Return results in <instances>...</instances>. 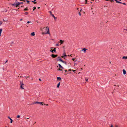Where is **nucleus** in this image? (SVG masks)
Wrapping results in <instances>:
<instances>
[{"mask_svg": "<svg viewBox=\"0 0 127 127\" xmlns=\"http://www.w3.org/2000/svg\"><path fill=\"white\" fill-rule=\"evenodd\" d=\"M43 34H50V32L49 29L48 27H47L46 28L45 31L44 32H42Z\"/></svg>", "mask_w": 127, "mask_h": 127, "instance_id": "1", "label": "nucleus"}, {"mask_svg": "<svg viewBox=\"0 0 127 127\" xmlns=\"http://www.w3.org/2000/svg\"><path fill=\"white\" fill-rule=\"evenodd\" d=\"M44 103L43 102H39L37 101L33 103V104H38L41 105H44Z\"/></svg>", "mask_w": 127, "mask_h": 127, "instance_id": "2", "label": "nucleus"}, {"mask_svg": "<svg viewBox=\"0 0 127 127\" xmlns=\"http://www.w3.org/2000/svg\"><path fill=\"white\" fill-rule=\"evenodd\" d=\"M51 49L50 50V51L52 52V53L56 52V48H51Z\"/></svg>", "mask_w": 127, "mask_h": 127, "instance_id": "3", "label": "nucleus"}, {"mask_svg": "<svg viewBox=\"0 0 127 127\" xmlns=\"http://www.w3.org/2000/svg\"><path fill=\"white\" fill-rule=\"evenodd\" d=\"M20 84H21L20 88L21 89H24V88L23 87V86L24 85V84L23 83V82H20Z\"/></svg>", "mask_w": 127, "mask_h": 127, "instance_id": "4", "label": "nucleus"}, {"mask_svg": "<svg viewBox=\"0 0 127 127\" xmlns=\"http://www.w3.org/2000/svg\"><path fill=\"white\" fill-rule=\"evenodd\" d=\"M12 5L13 6H15L16 7H17L19 5L18 2L15 3L14 4H12Z\"/></svg>", "mask_w": 127, "mask_h": 127, "instance_id": "5", "label": "nucleus"}, {"mask_svg": "<svg viewBox=\"0 0 127 127\" xmlns=\"http://www.w3.org/2000/svg\"><path fill=\"white\" fill-rule=\"evenodd\" d=\"M67 56L66 55L65 53V52L63 53V56H62V57H64V59H65L66 57Z\"/></svg>", "mask_w": 127, "mask_h": 127, "instance_id": "6", "label": "nucleus"}, {"mask_svg": "<svg viewBox=\"0 0 127 127\" xmlns=\"http://www.w3.org/2000/svg\"><path fill=\"white\" fill-rule=\"evenodd\" d=\"M87 49H86V48H83V49L82 50V51H83V52L84 53H85L86 52V50H87Z\"/></svg>", "mask_w": 127, "mask_h": 127, "instance_id": "7", "label": "nucleus"}, {"mask_svg": "<svg viewBox=\"0 0 127 127\" xmlns=\"http://www.w3.org/2000/svg\"><path fill=\"white\" fill-rule=\"evenodd\" d=\"M57 56V55H55L54 54H52L51 55V56L53 58H55Z\"/></svg>", "mask_w": 127, "mask_h": 127, "instance_id": "8", "label": "nucleus"}, {"mask_svg": "<svg viewBox=\"0 0 127 127\" xmlns=\"http://www.w3.org/2000/svg\"><path fill=\"white\" fill-rule=\"evenodd\" d=\"M58 58H59V59H58V60L59 61H61V62H64V61L62 60L61 59V58L60 57H59Z\"/></svg>", "mask_w": 127, "mask_h": 127, "instance_id": "9", "label": "nucleus"}, {"mask_svg": "<svg viewBox=\"0 0 127 127\" xmlns=\"http://www.w3.org/2000/svg\"><path fill=\"white\" fill-rule=\"evenodd\" d=\"M58 65H59V66L60 68L63 69H64V68L62 66H61V65L60 64H58Z\"/></svg>", "mask_w": 127, "mask_h": 127, "instance_id": "10", "label": "nucleus"}, {"mask_svg": "<svg viewBox=\"0 0 127 127\" xmlns=\"http://www.w3.org/2000/svg\"><path fill=\"white\" fill-rule=\"evenodd\" d=\"M123 73L125 75L126 74V72L124 69L123 70Z\"/></svg>", "mask_w": 127, "mask_h": 127, "instance_id": "11", "label": "nucleus"}, {"mask_svg": "<svg viewBox=\"0 0 127 127\" xmlns=\"http://www.w3.org/2000/svg\"><path fill=\"white\" fill-rule=\"evenodd\" d=\"M57 79L58 80L60 81H61V77H57Z\"/></svg>", "mask_w": 127, "mask_h": 127, "instance_id": "12", "label": "nucleus"}, {"mask_svg": "<svg viewBox=\"0 0 127 127\" xmlns=\"http://www.w3.org/2000/svg\"><path fill=\"white\" fill-rule=\"evenodd\" d=\"M51 16H52L53 17H54V19L55 20H56V19H57L56 17H55L53 14H51Z\"/></svg>", "mask_w": 127, "mask_h": 127, "instance_id": "13", "label": "nucleus"}, {"mask_svg": "<svg viewBox=\"0 0 127 127\" xmlns=\"http://www.w3.org/2000/svg\"><path fill=\"white\" fill-rule=\"evenodd\" d=\"M31 35L32 36H34L35 35L34 32H33L31 34Z\"/></svg>", "mask_w": 127, "mask_h": 127, "instance_id": "14", "label": "nucleus"}, {"mask_svg": "<svg viewBox=\"0 0 127 127\" xmlns=\"http://www.w3.org/2000/svg\"><path fill=\"white\" fill-rule=\"evenodd\" d=\"M60 82H59V83L58 84H57V87L58 88H59V86H60Z\"/></svg>", "mask_w": 127, "mask_h": 127, "instance_id": "15", "label": "nucleus"}, {"mask_svg": "<svg viewBox=\"0 0 127 127\" xmlns=\"http://www.w3.org/2000/svg\"><path fill=\"white\" fill-rule=\"evenodd\" d=\"M60 42L61 43V44H62L64 42L63 41H62V40H60Z\"/></svg>", "mask_w": 127, "mask_h": 127, "instance_id": "16", "label": "nucleus"}, {"mask_svg": "<svg viewBox=\"0 0 127 127\" xmlns=\"http://www.w3.org/2000/svg\"><path fill=\"white\" fill-rule=\"evenodd\" d=\"M2 31V29H0V36H1V33Z\"/></svg>", "mask_w": 127, "mask_h": 127, "instance_id": "17", "label": "nucleus"}, {"mask_svg": "<svg viewBox=\"0 0 127 127\" xmlns=\"http://www.w3.org/2000/svg\"><path fill=\"white\" fill-rule=\"evenodd\" d=\"M122 59H127V56L126 57L125 56H124L123 57Z\"/></svg>", "mask_w": 127, "mask_h": 127, "instance_id": "18", "label": "nucleus"}, {"mask_svg": "<svg viewBox=\"0 0 127 127\" xmlns=\"http://www.w3.org/2000/svg\"><path fill=\"white\" fill-rule=\"evenodd\" d=\"M18 3L19 4V5L21 4H22L23 3V2H18Z\"/></svg>", "mask_w": 127, "mask_h": 127, "instance_id": "19", "label": "nucleus"}, {"mask_svg": "<svg viewBox=\"0 0 127 127\" xmlns=\"http://www.w3.org/2000/svg\"><path fill=\"white\" fill-rule=\"evenodd\" d=\"M116 2L117 3H122L121 2H120V1H116Z\"/></svg>", "mask_w": 127, "mask_h": 127, "instance_id": "20", "label": "nucleus"}, {"mask_svg": "<svg viewBox=\"0 0 127 127\" xmlns=\"http://www.w3.org/2000/svg\"><path fill=\"white\" fill-rule=\"evenodd\" d=\"M10 123H11L13 122V120L11 119H10Z\"/></svg>", "mask_w": 127, "mask_h": 127, "instance_id": "21", "label": "nucleus"}, {"mask_svg": "<svg viewBox=\"0 0 127 127\" xmlns=\"http://www.w3.org/2000/svg\"><path fill=\"white\" fill-rule=\"evenodd\" d=\"M30 78V77L29 76H26L25 77V78L26 79H27L28 78Z\"/></svg>", "mask_w": 127, "mask_h": 127, "instance_id": "22", "label": "nucleus"}, {"mask_svg": "<svg viewBox=\"0 0 127 127\" xmlns=\"http://www.w3.org/2000/svg\"><path fill=\"white\" fill-rule=\"evenodd\" d=\"M28 10V9L27 8L24 9V11H26Z\"/></svg>", "mask_w": 127, "mask_h": 127, "instance_id": "23", "label": "nucleus"}, {"mask_svg": "<svg viewBox=\"0 0 127 127\" xmlns=\"http://www.w3.org/2000/svg\"><path fill=\"white\" fill-rule=\"evenodd\" d=\"M36 8V7H34L33 8V11H34L35 9Z\"/></svg>", "mask_w": 127, "mask_h": 127, "instance_id": "24", "label": "nucleus"}, {"mask_svg": "<svg viewBox=\"0 0 127 127\" xmlns=\"http://www.w3.org/2000/svg\"><path fill=\"white\" fill-rule=\"evenodd\" d=\"M2 22L0 20V26L2 24Z\"/></svg>", "mask_w": 127, "mask_h": 127, "instance_id": "25", "label": "nucleus"}, {"mask_svg": "<svg viewBox=\"0 0 127 127\" xmlns=\"http://www.w3.org/2000/svg\"><path fill=\"white\" fill-rule=\"evenodd\" d=\"M28 14V12H25V15H27Z\"/></svg>", "mask_w": 127, "mask_h": 127, "instance_id": "26", "label": "nucleus"}, {"mask_svg": "<svg viewBox=\"0 0 127 127\" xmlns=\"http://www.w3.org/2000/svg\"><path fill=\"white\" fill-rule=\"evenodd\" d=\"M63 63H64L65 64H66V62L65 61H64V62H62Z\"/></svg>", "mask_w": 127, "mask_h": 127, "instance_id": "27", "label": "nucleus"}, {"mask_svg": "<svg viewBox=\"0 0 127 127\" xmlns=\"http://www.w3.org/2000/svg\"><path fill=\"white\" fill-rule=\"evenodd\" d=\"M20 117V115H18L17 116V118H19Z\"/></svg>", "mask_w": 127, "mask_h": 127, "instance_id": "28", "label": "nucleus"}, {"mask_svg": "<svg viewBox=\"0 0 127 127\" xmlns=\"http://www.w3.org/2000/svg\"><path fill=\"white\" fill-rule=\"evenodd\" d=\"M58 70H60V71H63V70L62 69H60V68H59L58 69Z\"/></svg>", "mask_w": 127, "mask_h": 127, "instance_id": "29", "label": "nucleus"}, {"mask_svg": "<svg viewBox=\"0 0 127 127\" xmlns=\"http://www.w3.org/2000/svg\"><path fill=\"white\" fill-rule=\"evenodd\" d=\"M85 79V80L86 81H87L88 80V79L86 78Z\"/></svg>", "mask_w": 127, "mask_h": 127, "instance_id": "30", "label": "nucleus"}, {"mask_svg": "<svg viewBox=\"0 0 127 127\" xmlns=\"http://www.w3.org/2000/svg\"><path fill=\"white\" fill-rule=\"evenodd\" d=\"M31 21H28L27 22V23H31Z\"/></svg>", "mask_w": 127, "mask_h": 127, "instance_id": "31", "label": "nucleus"}, {"mask_svg": "<svg viewBox=\"0 0 127 127\" xmlns=\"http://www.w3.org/2000/svg\"><path fill=\"white\" fill-rule=\"evenodd\" d=\"M79 14L80 16H81V13L80 12L79 13Z\"/></svg>", "mask_w": 127, "mask_h": 127, "instance_id": "32", "label": "nucleus"}, {"mask_svg": "<svg viewBox=\"0 0 127 127\" xmlns=\"http://www.w3.org/2000/svg\"><path fill=\"white\" fill-rule=\"evenodd\" d=\"M87 0H85V1H86L85 4H86L87 3Z\"/></svg>", "mask_w": 127, "mask_h": 127, "instance_id": "33", "label": "nucleus"}, {"mask_svg": "<svg viewBox=\"0 0 127 127\" xmlns=\"http://www.w3.org/2000/svg\"><path fill=\"white\" fill-rule=\"evenodd\" d=\"M46 105V106H48V104H44V105Z\"/></svg>", "mask_w": 127, "mask_h": 127, "instance_id": "34", "label": "nucleus"}, {"mask_svg": "<svg viewBox=\"0 0 127 127\" xmlns=\"http://www.w3.org/2000/svg\"><path fill=\"white\" fill-rule=\"evenodd\" d=\"M72 71H73V72H74L75 71H76V70H72Z\"/></svg>", "mask_w": 127, "mask_h": 127, "instance_id": "35", "label": "nucleus"}, {"mask_svg": "<svg viewBox=\"0 0 127 127\" xmlns=\"http://www.w3.org/2000/svg\"><path fill=\"white\" fill-rule=\"evenodd\" d=\"M49 12L50 13V14L51 15V14H52V12H51V11H49Z\"/></svg>", "mask_w": 127, "mask_h": 127, "instance_id": "36", "label": "nucleus"}, {"mask_svg": "<svg viewBox=\"0 0 127 127\" xmlns=\"http://www.w3.org/2000/svg\"><path fill=\"white\" fill-rule=\"evenodd\" d=\"M27 2L28 3H29V1L28 0H27Z\"/></svg>", "mask_w": 127, "mask_h": 127, "instance_id": "37", "label": "nucleus"}, {"mask_svg": "<svg viewBox=\"0 0 127 127\" xmlns=\"http://www.w3.org/2000/svg\"><path fill=\"white\" fill-rule=\"evenodd\" d=\"M71 70H71V69H69V70L68 71H71Z\"/></svg>", "mask_w": 127, "mask_h": 127, "instance_id": "38", "label": "nucleus"}, {"mask_svg": "<svg viewBox=\"0 0 127 127\" xmlns=\"http://www.w3.org/2000/svg\"><path fill=\"white\" fill-rule=\"evenodd\" d=\"M122 3L124 5H126V4L125 3Z\"/></svg>", "mask_w": 127, "mask_h": 127, "instance_id": "39", "label": "nucleus"}, {"mask_svg": "<svg viewBox=\"0 0 127 127\" xmlns=\"http://www.w3.org/2000/svg\"><path fill=\"white\" fill-rule=\"evenodd\" d=\"M23 20L22 19H20V21H22Z\"/></svg>", "mask_w": 127, "mask_h": 127, "instance_id": "40", "label": "nucleus"}, {"mask_svg": "<svg viewBox=\"0 0 127 127\" xmlns=\"http://www.w3.org/2000/svg\"><path fill=\"white\" fill-rule=\"evenodd\" d=\"M113 0H111V2H113Z\"/></svg>", "mask_w": 127, "mask_h": 127, "instance_id": "41", "label": "nucleus"}, {"mask_svg": "<svg viewBox=\"0 0 127 127\" xmlns=\"http://www.w3.org/2000/svg\"><path fill=\"white\" fill-rule=\"evenodd\" d=\"M8 118L10 119H11V118H10V117L9 116L8 117Z\"/></svg>", "mask_w": 127, "mask_h": 127, "instance_id": "42", "label": "nucleus"}, {"mask_svg": "<svg viewBox=\"0 0 127 127\" xmlns=\"http://www.w3.org/2000/svg\"><path fill=\"white\" fill-rule=\"evenodd\" d=\"M75 59H74V58H73L72 59V60L73 61H74L75 60Z\"/></svg>", "mask_w": 127, "mask_h": 127, "instance_id": "43", "label": "nucleus"}, {"mask_svg": "<svg viewBox=\"0 0 127 127\" xmlns=\"http://www.w3.org/2000/svg\"><path fill=\"white\" fill-rule=\"evenodd\" d=\"M34 2V4H36V2H34V1L33 2Z\"/></svg>", "mask_w": 127, "mask_h": 127, "instance_id": "44", "label": "nucleus"}, {"mask_svg": "<svg viewBox=\"0 0 127 127\" xmlns=\"http://www.w3.org/2000/svg\"><path fill=\"white\" fill-rule=\"evenodd\" d=\"M67 71V70H65V72H66Z\"/></svg>", "mask_w": 127, "mask_h": 127, "instance_id": "45", "label": "nucleus"}, {"mask_svg": "<svg viewBox=\"0 0 127 127\" xmlns=\"http://www.w3.org/2000/svg\"><path fill=\"white\" fill-rule=\"evenodd\" d=\"M56 45L57 46H58L59 45L58 44H56Z\"/></svg>", "mask_w": 127, "mask_h": 127, "instance_id": "46", "label": "nucleus"}, {"mask_svg": "<svg viewBox=\"0 0 127 127\" xmlns=\"http://www.w3.org/2000/svg\"><path fill=\"white\" fill-rule=\"evenodd\" d=\"M7 61H7H7H6V62H5V64H5L7 62Z\"/></svg>", "mask_w": 127, "mask_h": 127, "instance_id": "47", "label": "nucleus"}, {"mask_svg": "<svg viewBox=\"0 0 127 127\" xmlns=\"http://www.w3.org/2000/svg\"><path fill=\"white\" fill-rule=\"evenodd\" d=\"M115 127H118V126H117V125H116V126H115Z\"/></svg>", "mask_w": 127, "mask_h": 127, "instance_id": "48", "label": "nucleus"}, {"mask_svg": "<svg viewBox=\"0 0 127 127\" xmlns=\"http://www.w3.org/2000/svg\"><path fill=\"white\" fill-rule=\"evenodd\" d=\"M124 30H125L126 31H127V29H124Z\"/></svg>", "mask_w": 127, "mask_h": 127, "instance_id": "49", "label": "nucleus"}, {"mask_svg": "<svg viewBox=\"0 0 127 127\" xmlns=\"http://www.w3.org/2000/svg\"><path fill=\"white\" fill-rule=\"evenodd\" d=\"M39 81H41V79H40V78H39Z\"/></svg>", "mask_w": 127, "mask_h": 127, "instance_id": "50", "label": "nucleus"}, {"mask_svg": "<svg viewBox=\"0 0 127 127\" xmlns=\"http://www.w3.org/2000/svg\"><path fill=\"white\" fill-rule=\"evenodd\" d=\"M36 0H34V1H32V2H34V1H36Z\"/></svg>", "mask_w": 127, "mask_h": 127, "instance_id": "51", "label": "nucleus"}, {"mask_svg": "<svg viewBox=\"0 0 127 127\" xmlns=\"http://www.w3.org/2000/svg\"><path fill=\"white\" fill-rule=\"evenodd\" d=\"M29 118H27V119H29Z\"/></svg>", "mask_w": 127, "mask_h": 127, "instance_id": "52", "label": "nucleus"}, {"mask_svg": "<svg viewBox=\"0 0 127 127\" xmlns=\"http://www.w3.org/2000/svg\"><path fill=\"white\" fill-rule=\"evenodd\" d=\"M3 21H4V22H5V21L4 20V19H3Z\"/></svg>", "mask_w": 127, "mask_h": 127, "instance_id": "53", "label": "nucleus"}, {"mask_svg": "<svg viewBox=\"0 0 127 127\" xmlns=\"http://www.w3.org/2000/svg\"><path fill=\"white\" fill-rule=\"evenodd\" d=\"M105 0L106 1H108V0Z\"/></svg>", "mask_w": 127, "mask_h": 127, "instance_id": "54", "label": "nucleus"}, {"mask_svg": "<svg viewBox=\"0 0 127 127\" xmlns=\"http://www.w3.org/2000/svg\"><path fill=\"white\" fill-rule=\"evenodd\" d=\"M39 8H40L39 7H38V9Z\"/></svg>", "mask_w": 127, "mask_h": 127, "instance_id": "55", "label": "nucleus"}, {"mask_svg": "<svg viewBox=\"0 0 127 127\" xmlns=\"http://www.w3.org/2000/svg\"><path fill=\"white\" fill-rule=\"evenodd\" d=\"M115 0V1H117V0Z\"/></svg>", "mask_w": 127, "mask_h": 127, "instance_id": "56", "label": "nucleus"}, {"mask_svg": "<svg viewBox=\"0 0 127 127\" xmlns=\"http://www.w3.org/2000/svg\"><path fill=\"white\" fill-rule=\"evenodd\" d=\"M70 56H72L71 55H70Z\"/></svg>", "mask_w": 127, "mask_h": 127, "instance_id": "57", "label": "nucleus"}, {"mask_svg": "<svg viewBox=\"0 0 127 127\" xmlns=\"http://www.w3.org/2000/svg\"><path fill=\"white\" fill-rule=\"evenodd\" d=\"M68 56H70L69 55H68Z\"/></svg>", "mask_w": 127, "mask_h": 127, "instance_id": "58", "label": "nucleus"}, {"mask_svg": "<svg viewBox=\"0 0 127 127\" xmlns=\"http://www.w3.org/2000/svg\"><path fill=\"white\" fill-rule=\"evenodd\" d=\"M33 79L32 78V80H33Z\"/></svg>", "mask_w": 127, "mask_h": 127, "instance_id": "59", "label": "nucleus"}, {"mask_svg": "<svg viewBox=\"0 0 127 127\" xmlns=\"http://www.w3.org/2000/svg\"><path fill=\"white\" fill-rule=\"evenodd\" d=\"M81 69H82V68H81Z\"/></svg>", "mask_w": 127, "mask_h": 127, "instance_id": "60", "label": "nucleus"}, {"mask_svg": "<svg viewBox=\"0 0 127 127\" xmlns=\"http://www.w3.org/2000/svg\"><path fill=\"white\" fill-rule=\"evenodd\" d=\"M5 127H7L6 126Z\"/></svg>", "mask_w": 127, "mask_h": 127, "instance_id": "61", "label": "nucleus"}]
</instances>
